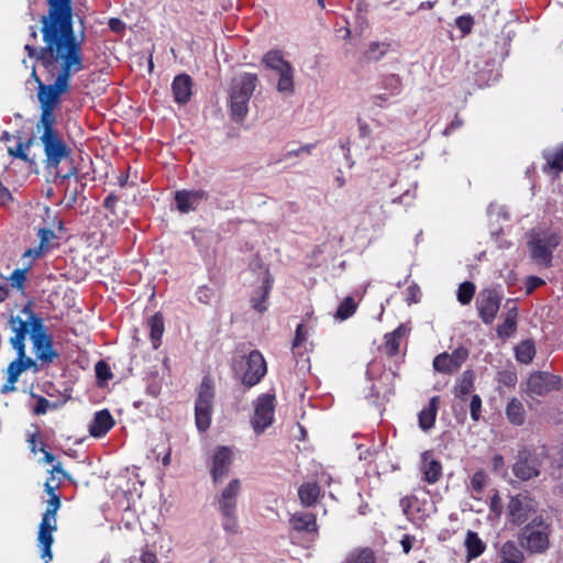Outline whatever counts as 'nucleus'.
I'll return each mask as SVG.
<instances>
[{"label":"nucleus","mask_w":563,"mask_h":563,"mask_svg":"<svg viewBox=\"0 0 563 563\" xmlns=\"http://www.w3.org/2000/svg\"><path fill=\"white\" fill-rule=\"evenodd\" d=\"M47 5V13L40 20L44 45L25 44L24 51L47 70L59 65L55 82L68 91L71 76L85 68L82 37L78 38L74 30L73 5L52 2Z\"/></svg>","instance_id":"f257e3e1"},{"label":"nucleus","mask_w":563,"mask_h":563,"mask_svg":"<svg viewBox=\"0 0 563 563\" xmlns=\"http://www.w3.org/2000/svg\"><path fill=\"white\" fill-rule=\"evenodd\" d=\"M258 85V77L252 73H240L231 79L228 95L231 118L241 123L249 113V102Z\"/></svg>","instance_id":"f03ea898"},{"label":"nucleus","mask_w":563,"mask_h":563,"mask_svg":"<svg viewBox=\"0 0 563 563\" xmlns=\"http://www.w3.org/2000/svg\"><path fill=\"white\" fill-rule=\"evenodd\" d=\"M22 313L27 316L23 322H26L29 332L31 333L33 350L37 360L43 363H52L55 358H58L59 353L53 349V339L46 332L43 319L35 314L29 307H24Z\"/></svg>","instance_id":"7ed1b4c3"},{"label":"nucleus","mask_w":563,"mask_h":563,"mask_svg":"<svg viewBox=\"0 0 563 563\" xmlns=\"http://www.w3.org/2000/svg\"><path fill=\"white\" fill-rule=\"evenodd\" d=\"M552 525L543 515L534 516L531 521L522 527L519 532V541L523 549L530 553H543L550 547Z\"/></svg>","instance_id":"20e7f679"},{"label":"nucleus","mask_w":563,"mask_h":563,"mask_svg":"<svg viewBox=\"0 0 563 563\" xmlns=\"http://www.w3.org/2000/svg\"><path fill=\"white\" fill-rule=\"evenodd\" d=\"M11 331L14 335L10 339L12 347L16 351V358L8 366V376L18 380L21 373L35 366V362L25 354V336L29 333L26 322L20 316L11 317L9 320Z\"/></svg>","instance_id":"39448f33"},{"label":"nucleus","mask_w":563,"mask_h":563,"mask_svg":"<svg viewBox=\"0 0 563 563\" xmlns=\"http://www.w3.org/2000/svg\"><path fill=\"white\" fill-rule=\"evenodd\" d=\"M561 236L550 229H533L529 233L528 247L531 258L543 267H550L553 251L559 246Z\"/></svg>","instance_id":"423d86ee"},{"label":"nucleus","mask_w":563,"mask_h":563,"mask_svg":"<svg viewBox=\"0 0 563 563\" xmlns=\"http://www.w3.org/2000/svg\"><path fill=\"white\" fill-rule=\"evenodd\" d=\"M232 368L242 384L249 388L257 385L267 371L266 362L257 350L252 351L246 357L234 358Z\"/></svg>","instance_id":"0eeeda50"},{"label":"nucleus","mask_w":563,"mask_h":563,"mask_svg":"<svg viewBox=\"0 0 563 563\" xmlns=\"http://www.w3.org/2000/svg\"><path fill=\"white\" fill-rule=\"evenodd\" d=\"M214 385L210 376H205L197 389L195 402V423L200 432H205L211 424L214 400Z\"/></svg>","instance_id":"6e6552de"},{"label":"nucleus","mask_w":563,"mask_h":563,"mask_svg":"<svg viewBox=\"0 0 563 563\" xmlns=\"http://www.w3.org/2000/svg\"><path fill=\"white\" fill-rule=\"evenodd\" d=\"M544 460V451L538 452L528 446L519 450L516 462L512 465L514 475L520 481H529L538 477Z\"/></svg>","instance_id":"1a4fd4ad"},{"label":"nucleus","mask_w":563,"mask_h":563,"mask_svg":"<svg viewBox=\"0 0 563 563\" xmlns=\"http://www.w3.org/2000/svg\"><path fill=\"white\" fill-rule=\"evenodd\" d=\"M537 511L538 503L526 493L512 496L507 506L508 520L517 526L527 525Z\"/></svg>","instance_id":"9d476101"},{"label":"nucleus","mask_w":563,"mask_h":563,"mask_svg":"<svg viewBox=\"0 0 563 563\" xmlns=\"http://www.w3.org/2000/svg\"><path fill=\"white\" fill-rule=\"evenodd\" d=\"M275 396L272 394H262L254 401V415L251 419L255 433H262L274 420Z\"/></svg>","instance_id":"9b49d317"},{"label":"nucleus","mask_w":563,"mask_h":563,"mask_svg":"<svg viewBox=\"0 0 563 563\" xmlns=\"http://www.w3.org/2000/svg\"><path fill=\"white\" fill-rule=\"evenodd\" d=\"M562 388V378L549 372H533L527 382V391L530 395L545 396Z\"/></svg>","instance_id":"f8f14e48"},{"label":"nucleus","mask_w":563,"mask_h":563,"mask_svg":"<svg viewBox=\"0 0 563 563\" xmlns=\"http://www.w3.org/2000/svg\"><path fill=\"white\" fill-rule=\"evenodd\" d=\"M501 295L496 289H484L476 299L479 318L485 324H492L498 313Z\"/></svg>","instance_id":"ddd939ff"},{"label":"nucleus","mask_w":563,"mask_h":563,"mask_svg":"<svg viewBox=\"0 0 563 563\" xmlns=\"http://www.w3.org/2000/svg\"><path fill=\"white\" fill-rule=\"evenodd\" d=\"M40 140L44 147L46 167L57 168L60 162L69 155V147L59 134L40 137Z\"/></svg>","instance_id":"4468645a"},{"label":"nucleus","mask_w":563,"mask_h":563,"mask_svg":"<svg viewBox=\"0 0 563 563\" xmlns=\"http://www.w3.org/2000/svg\"><path fill=\"white\" fill-rule=\"evenodd\" d=\"M400 507L402 512L411 521H421L429 517L434 507L428 499H420L418 496H406L400 499Z\"/></svg>","instance_id":"2eb2a0df"},{"label":"nucleus","mask_w":563,"mask_h":563,"mask_svg":"<svg viewBox=\"0 0 563 563\" xmlns=\"http://www.w3.org/2000/svg\"><path fill=\"white\" fill-rule=\"evenodd\" d=\"M468 357V350L464 346L455 349L451 354L442 353L433 360L437 372L452 374L456 372Z\"/></svg>","instance_id":"dca6fc26"},{"label":"nucleus","mask_w":563,"mask_h":563,"mask_svg":"<svg viewBox=\"0 0 563 563\" xmlns=\"http://www.w3.org/2000/svg\"><path fill=\"white\" fill-rule=\"evenodd\" d=\"M209 195L206 190H178L175 194V202L179 212L189 213L195 211L199 205L208 199Z\"/></svg>","instance_id":"f3484780"},{"label":"nucleus","mask_w":563,"mask_h":563,"mask_svg":"<svg viewBox=\"0 0 563 563\" xmlns=\"http://www.w3.org/2000/svg\"><path fill=\"white\" fill-rule=\"evenodd\" d=\"M232 464V451L228 446H219L213 455L210 473L214 483L221 482L229 473Z\"/></svg>","instance_id":"a211bd4d"},{"label":"nucleus","mask_w":563,"mask_h":563,"mask_svg":"<svg viewBox=\"0 0 563 563\" xmlns=\"http://www.w3.org/2000/svg\"><path fill=\"white\" fill-rule=\"evenodd\" d=\"M57 529V521L51 522L41 520L37 532V545L41 550V559L48 563L53 559L52 545L54 542L53 532Z\"/></svg>","instance_id":"6ab92c4d"},{"label":"nucleus","mask_w":563,"mask_h":563,"mask_svg":"<svg viewBox=\"0 0 563 563\" xmlns=\"http://www.w3.org/2000/svg\"><path fill=\"white\" fill-rule=\"evenodd\" d=\"M241 492V481L234 478L222 489L218 497V508L220 512L236 511L238 497Z\"/></svg>","instance_id":"aec40b11"},{"label":"nucleus","mask_w":563,"mask_h":563,"mask_svg":"<svg viewBox=\"0 0 563 563\" xmlns=\"http://www.w3.org/2000/svg\"><path fill=\"white\" fill-rule=\"evenodd\" d=\"M67 92L64 88L58 86L55 81L51 85H44L40 82L37 88V98L41 104V109L54 110L59 102L60 95Z\"/></svg>","instance_id":"412c9836"},{"label":"nucleus","mask_w":563,"mask_h":563,"mask_svg":"<svg viewBox=\"0 0 563 563\" xmlns=\"http://www.w3.org/2000/svg\"><path fill=\"white\" fill-rule=\"evenodd\" d=\"M420 472L423 482L435 484L442 476V465L432 457L430 452L426 451L421 454Z\"/></svg>","instance_id":"4be33fe9"},{"label":"nucleus","mask_w":563,"mask_h":563,"mask_svg":"<svg viewBox=\"0 0 563 563\" xmlns=\"http://www.w3.org/2000/svg\"><path fill=\"white\" fill-rule=\"evenodd\" d=\"M174 100L178 104H186L192 95V79L189 75H177L172 82Z\"/></svg>","instance_id":"5701e85b"},{"label":"nucleus","mask_w":563,"mask_h":563,"mask_svg":"<svg viewBox=\"0 0 563 563\" xmlns=\"http://www.w3.org/2000/svg\"><path fill=\"white\" fill-rule=\"evenodd\" d=\"M114 426L112 415L108 409L99 410L95 413L93 419L89 423V433L93 438H101Z\"/></svg>","instance_id":"b1692460"},{"label":"nucleus","mask_w":563,"mask_h":563,"mask_svg":"<svg viewBox=\"0 0 563 563\" xmlns=\"http://www.w3.org/2000/svg\"><path fill=\"white\" fill-rule=\"evenodd\" d=\"M291 528L298 532H317L316 516L308 511H299L291 515L289 519Z\"/></svg>","instance_id":"393cba45"},{"label":"nucleus","mask_w":563,"mask_h":563,"mask_svg":"<svg viewBox=\"0 0 563 563\" xmlns=\"http://www.w3.org/2000/svg\"><path fill=\"white\" fill-rule=\"evenodd\" d=\"M273 287V278L269 274H266L262 286L255 291L251 299L252 308L260 313L267 310V298Z\"/></svg>","instance_id":"a878e982"},{"label":"nucleus","mask_w":563,"mask_h":563,"mask_svg":"<svg viewBox=\"0 0 563 563\" xmlns=\"http://www.w3.org/2000/svg\"><path fill=\"white\" fill-rule=\"evenodd\" d=\"M439 397H432L429 405L418 413L419 427L423 431L430 430L435 422Z\"/></svg>","instance_id":"bb28decb"},{"label":"nucleus","mask_w":563,"mask_h":563,"mask_svg":"<svg viewBox=\"0 0 563 563\" xmlns=\"http://www.w3.org/2000/svg\"><path fill=\"white\" fill-rule=\"evenodd\" d=\"M55 125L56 115L54 113V110L41 109L40 120L36 123V130L38 132L42 131V135L40 137H48L58 134V132L55 129Z\"/></svg>","instance_id":"cd10ccee"},{"label":"nucleus","mask_w":563,"mask_h":563,"mask_svg":"<svg viewBox=\"0 0 563 563\" xmlns=\"http://www.w3.org/2000/svg\"><path fill=\"white\" fill-rule=\"evenodd\" d=\"M499 556L500 562L505 563H523L525 561V554L515 541H506L499 550Z\"/></svg>","instance_id":"c85d7f7f"},{"label":"nucleus","mask_w":563,"mask_h":563,"mask_svg":"<svg viewBox=\"0 0 563 563\" xmlns=\"http://www.w3.org/2000/svg\"><path fill=\"white\" fill-rule=\"evenodd\" d=\"M474 372L472 369L465 371L455 383L453 390L454 396L461 400H465V397L474 389Z\"/></svg>","instance_id":"c756f323"},{"label":"nucleus","mask_w":563,"mask_h":563,"mask_svg":"<svg viewBox=\"0 0 563 563\" xmlns=\"http://www.w3.org/2000/svg\"><path fill=\"white\" fill-rule=\"evenodd\" d=\"M409 329L405 324H399L393 332L385 334V351L389 356H394L399 351V340L406 336Z\"/></svg>","instance_id":"7c9ffc66"},{"label":"nucleus","mask_w":563,"mask_h":563,"mask_svg":"<svg viewBox=\"0 0 563 563\" xmlns=\"http://www.w3.org/2000/svg\"><path fill=\"white\" fill-rule=\"evenodd\" d=\"M465 548L467 551V560L470 561L482 555L486 545L476 532L468 530L465 538Z\"/></svg>","instance_id":"2f4dec72"},{"label":"nucleus","mask_w":563,"mask_h":563,"mask_svg":"<svg viewBox=\"0 0 563 563\" xmlns=\"http://www.w3.org/2000/svg\"><path fill=\"white\" fill-rule=\"evenodd\" d=\"M506 416L510 423L522 426L526 421V410L522 402L517 398H512L506 407Z\"/></svg>","instance_id":"473e14b6"},{"label":"nucleus","mask_w":563,"mask_h":563,"mask_svg":"<svg viewBox=\"0 0 563 563\" xmlns=\"http://www.w3.org/2000/svg\"><path fill=\"white\" fill-rule=\"evenodd\" d=\"M319 495L320 488L317 483H303L298 489L300 503L306 507L312 506L318 500Z\"/></svg>","instance_id":"72a5a7b5"},{"label":"nucleus","mask_w":563,"mask_h":563,"mask_svg":"<svg viewBox=\"0 0 563 563\" xmlns=\"http://www.w3.org/2000/svg\"><path fill=\"white\" fill-rule=\"evenodd\" d=\"M517 331V309L511 308L507 312L505 321L497 327V334L500 339L506 340L512 336Z\"/></svg>","instance_id":"f704fd0d"},{"label":"nucleus","mask_w":563,"mask_h":563,"mask_svg":"<svg viewBox=\"0 0 563 563\" xmlns=\"http://www.w3.org/2000/svg\"><path fill=\"white\" fill-rule=\"evenodd\" d=\"M147 325L150 328V336L153 342V347L157 349L164 333V319L162 314L155 313L147 321Z\"/></svg>","instance_id":"c9c22d12"},{"label":"nucleus","mask_w":563,"mask_h":563,"mask_svg":"<svg viewBox=\"0 0 563 563\" xmlns=\"http://www.w3.org/2000/svg\"><path fill=\"white\" fill-rule=\"evenodd\" d=\"M516 358L522 364H529L536 355V347L531 340L522 341L515 349Z\"/></svg>","instance_id":"e433bc0d"},{"label":"nucleus","mask_w":563,"mask_h":563,"mask_svg":"<svg viewBox=\"0 0 563 563\" xmlns=\"http://www.w3.org/2000/svg\"><path fill=\"white\" fill-rule=\"evenodd\" d=\"M284 58V55L278 49H271L267 53L264 54L262 57V63L265 65L268 69H276L277 67L285 66V63H287Z\"/></svg>","instance_id":"4c0bfd02"},{"label":"nucleus","mask_w":563,"mask_h":563,"mask_svg":"<svg viewBox=\"0 0 563 563\" xmlns=\"http://www.w3.org/2000/svg\"><path fill=\"white\" fill-rule=\"evenodd\" d=\"M356 311V302L353 298L346 297L338 307L335 318L343 321L354 314Z\"/></svg>","instance_id":"58836bf2"},{"label":"nucleus","mask_w":563,"mask_h":563,"mask_svg":"<svg viewBox=\"0 0 563 563\" xmlns=\"http://www.w3.org/2000/svg\"><path fill=\"white\" fill-rule=\"evenodd\" d=\"M389 49V44L384 42H372L365 53L366 57L371 60L382 59Z\"/></svg>","instance_id":"ea45409f"},{"label":"nucleus","mask_w":563,"mask_h":563,"mask_svg":"<svg viewBox=\"0 0 563 563\" xmlns=\"http://www.w3.org/2000/svg\"><path fill=\"white\" fill-rule=\"evenodd\" d=\"M547 164L543 167V170L547 172L548 168L555 170V173H560L563 170V145L559 147L555 153L545 155Z\"/></svg>","instance_id":"a19ab883"},{"label":"nucleus","mask_w":563,"mask_h":563,"mask_svg":"<svg viewBox=\"0 0 563 563\" xmlns=\"http://www.w3.org/2000/svg\"><path fill=\"white\" fill-rule=\"evenodd\" d=\"M345 563H375V556L372 550L362 549L353 551L346 558Z\"/></svg>","instance_id":"79ce46f5"},{"label":"nucleus","mask_w":563,"mask_h":563,"mask_svg":"<svg viewBox=\"0 0 563 563\" xmlns=\"http://www.w3.org/2000/svg\"><path fill=\"white\" fill-rule=\"evenodd\" d=\"M475 294V285L471 282H464L459 286L457 300L461 305H468Z\"/></svg>","instance_id":"37998d69"},{"label":"nucleus","mask_w":563,"mask_h":563,"mask_svg":"<svg viewBox=\"0 0 563 563\" xmlns=\"http://www.w3.org/2000/svg\"><path fill=\"white\" fill-rule=\"evenodd\" d=\"M60 497L59 495H54L47 500L46 510L42 516V520L54 522L56 521V514L60 508Z\"/></svg>","instance_id":"c03bdc74"},{"label":"nucleus","mask_w":563,"mask_h":563,"mask_svg":"<svg viewBox=\"0 0 563 563\" xmlns=\"http://www.w3.org/2000/svg\"><path fill=\"white\" fill-rule=\"evenodd\" d=\"M222 516V528L227 533L235 534L239 531L236 511L220 512Z\"/></svg>","instance_id":"a18cd8bd"},{"label":"nucleus","mask_w":563,"mask_h":563,"mask_svg":"<svg viewBox=\"0 0 563 563\" xmlns=\"http://www.w3.org/2000/svg\"><path fill=\"white\" fill-rule=\"evenodd\" d=\"M277 91L284 95H292L295 91V84H294V73L291 74H284L283 77L278 78L277 81Z\"/></svg>","instance_id":"49530a36"},{"label":"nucleus","mask_w":563,"mask_h":563,"mask_svg":"<svg viewBox=\"0 0 563 563\" xmlns=\"http://www.w3.org/2000/svg\"><path fill=\"white\" fill-rule=\"evenodd\" d=\"M31 267V264H27L24 268H16L12 272L9 279L12 282V286L18 289H23L24 283L26 280V272Z\"/></svg>","instance_id":"de8ad7c7"},{"label":"nucleus","mask_w":563,"mask_h":563,"mask_svg":"<svg viewBox=\"0 0 563 563\" xmlns=\"http://www.w3.org/2000/svg\"><path fill=\"white\" fill-rule=\"evenodd\" d=\"M384 87L388 90H390L391 95H397L400 91L401 88V80L399 76L391 74L385 77L384 79Z\"/></svg>","instance_id":"09e8293b"},{"label":"nucleus","mask_w":563,"mask_h":563,"mask_svg":"<svg viewBox=\"0 0 563 563\" xmlns=\"http://www.w3.org/2000/svg\"><path fill=\"white\" fill-rule=\"evenodd\" d=\"M471 418L478 421L482 412V399L478 395H473L470 404Z\"/></svg>","instance_id":"8fccbe9b"},{"label":"nucleus","mask_w":563,"mask_h":563,"mask_svg":"<svg viewBox=\"0 0 563 563\" xmlns=\"http://www.w3.org/2000/svg\"><path fill=\"white\" fill-rule=\"evenodd\" d=\"M473 18L471 15H461L455 20L457 29L463 33L467 34L471 32L473 26Z\"/></svg>","instance_id":"3c124183"},{"label":"nucleus","mask_w":563,"mask_h":563,"mask_svg":"<svg viewBox=\"0 0 563 563\" xmlns=\"http://www.w3.org/2000/svg\"><path fill=\"white\" fill-rule=\"evenodd\" d=\"M421 299V290L417 284H411L407 289L406 301L408 305L417 303Z\"/></svg>","instance_id":"603ef678"},{"label":"nucleus","mask_w":563,"mask_h":563,"mask_svg":"<svg viewBox=\"0 0 563 563\" xmlns=\"http://www.w3.org/2000/svg\"><path fill=\"white\" fill-rule=\"evenodd\" d=\"M37 236L40 239V245L46 249L49 240L55 238V232L49 228H40L37 230Z\"/></svg>","instance_id":"864d4df0"},{"label":"nucleus","mask_w":563,"mask_h":563,"mask_svg":"<svg viewBox=\"0 0 563 563\" xmlns=\"http://www.w3.org/2000/svg\"><path fill=\"white\" fill-rule=\"evenodd\" d=\"M95 371L97 378L100 380H107L112 376L109 366L103 361L96 364Z\"/></svg>","instance_id":"5fc2aeb1"},{"label":"nucleus","mask_w":563,"mask_h":563,"mask_svg":"<svg viewBox=\"0 0 563 563\" xmlns=\"http://www.w3.org/2000/svg\"><path fill=\"white\" fill-rule=\"evenodd\" d=\"M196 295L199 302L208 305L213 297V290L208 286H201L198 288Z\"/></svg>","instance_id":"6e6d98bb"},{"label":"nucleus","mask_w":563,"mask_h":563,"mask_svg":"<svg viewBox=\"0 0 563 563\" xmlns=\"http://www.w3.org/2000/svg\"><path fill=\"white\" fill-rule=\"evenodd\" d=\"M307 334H308V331L305 328V325L302 323L298 324L296 328V334H295V339L292 342V347L295 349V347L300 346L307 340Z\"/></svg>","instance_id":"4d7b16f0"},{"label":"nucleus","mask_w":563,"mask_h":563,"mask_svg":"<svg viewBox=\"0 0 563 563\" xmlns=\"http://www.w3.org/2000/svg\"><path fill=\"white\" fill-rule=\"evenodd\" d=\"M8 153L11 156L20 158L22 161H25V162L29 161V156H27L26 150H25V147L23 145V142H19L14 150L9 147L8 148Z\"/></svg>","instance_id":"13d9d810"},{"label":"nucleus","mask_w":563,"mask_h":563,"mask_svg":"<svg viewBox=\"0 0 563 563\" xmlns=\"http://www.w3.org/2000/svg\"><path fill=\"white\" fill-rule=\"evenodd\" d=\"M43 251H44V247H42L41 245L33 247V249H27L23 253V260H30L29 264L32 265L33 261L38 258L42 255Z\"/></svg>","instance_id":"bf43d9fd"},{"label":"nucleus","mask_w":563,"mask_h":563,"mask_svg":"<svg viewBox=\"0 0 563 563\" xmlns=\"http://www.w3.org/2000/svg\"><path fill=\"white\" fill-rule=\"evenodd\" d=\"M49 408H51L49 400H47L44 397H38L33 411L35 415H45Z\"/></svg>","instance_id":"052dcab7"},{"label":"nucleus","mask_w":563,"mask_h":563,"mask_svg":"<svg viewBox=\"0 0 563 563\" xmlns=\"http://www.w3.org/2000/svg\"><path fill=\"white\" fill-rule=\"evenodd\" d=\"M543 284H544V280L541 279L540 277H537V276L528 277L527 284H526L527 292L533 291L536 288H538L539 286H541Z\"/></svg>","instance_id":"680f3d73"},{"label":"nucleus","mask_w":563,"mask_h":563,"mask_svg":"<svg viewBox=\"0 0 563 563\" xmlns=\"http://www.w3.org/2000/svg\"><path fill=\"white\" fill-rule=\"evenodd\" d=\"M27 442H29V446H30V450L32 453H36L38 451L40 448H37V444H41L42 445V440L40 439V435L37 433H33L30 435V438L27 439Z\"/></svg>","instance_id":"e2e57ef3"},{"label":"nucleus","mask_w":563,"mask_h":563,"mask_svg":"<svg viewBox=\"0 0 563 563\" xmlns=\"http://www.w3.org/2000/svg\"><path fill=\"white\" fill-rule=\"evenodd\" d=\"M49 473H51V477H53L54 479H55V474H57L64 478H69L68 473L63 468L60 462H57L56 464H54L52 470L49 471Z\"/></svg>","instance_id":"0e129e2a"},{"label":"nucleus","mask_w":563,"mask_h":563,"mask_svg":"<svg viewBox=\"0 0 563 563\" xmlns=\"http://www.w3.org/2000/svg\"><path fill=\"white\" fill-rule=\"evenodd\" d=\"M54 478L48 477L44 484L45 492L49 495V498L57 495L55 490L59 487V483L53 484Z\"/></svg>","instance_id":"69168bd1"},{"label":"nucleus","mask_w":563,"mask_h":563,"mask_svg":"<svg viewBox=\"0 0 563 563\" xmlns=\"http://www.w3.org/2000/svg\"><path fill=\"white\" fill-rule=\"evenodd\" d=\"M12 199L13 198L10 190L7 187H4L3 184L0 181V202L7 203L12 201Z\"/></svg>","instance_id":"338daca9"},{"label":"nucleus","mask_w":563,"mask_h":563,"mask_svg":"<svg viewBox=\"0 0 563 563\" xmlns=\"http://www.w3.org/2000/svg\"><path fill=\"white\" fill-rule=\"evenodd\" d=\"M413 537L409 536V534H405L400 541V544H401V548H402V551L405 553H409L411 548H412V542H413Z\"/></svg>","instance_id":"774afa93"}]
</instances>
